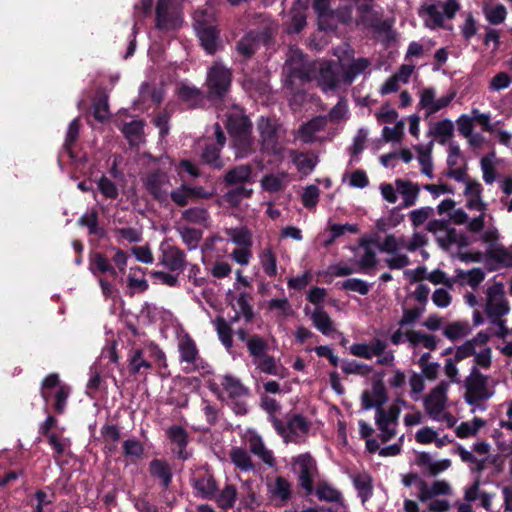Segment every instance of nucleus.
<instances>
[{"mask_svg":"<svg viewBox=\"0 0 512 512\" xmlns=\"http://www.w3.org/2000/svg\"><path fill=\"white\" fill-rule=\"evenodd\" d=\"M369 64L367 59H353L346 52L337 62L320 61L307 64L302 52L297 48H291L284 72L292 85L297 81L302 83L315 79L322 91L328 93L334 91L341 83L350 84L357 75L368 68Z\"/></svg>","mask_w":512,"mask_h":512,"instance_id":"obj_1","label":"nucleus"},{"mask_svg":"<svg viewBox=\"0 0 512 512\" xmlns=\"http://www.w3.org/2000/svg\"><path fill=\"white\" fill-rule=\"evenodd\" d=\"M386 400L387 393L381 380L374 381L371 388L364 391L361 396L363 409L369 410L371 408H376L375 421L381 432L382 441H389L395 437L401 407L406 405L404 401L397 400L395 403L390 405L388 409H383L382 405Z\"/></svg>","mask_w":512,"mask_h":512,"instance_id":"obj_2","label":"nucleus"},{"mask_svg":"<svg viewBox=\"0 0 512 512\" xmlns=\"http://www.w3.org/2000/svg\"><path fill=\"white\" fill-rule=\"evenodd\" d=\"M452 494L450 484L444 480L419 482V492H416L417 498L426 507L421 512H447L451 507L449 498ZM403 509L405 512H420L417 502L410 499L404 501Z\"/></svg>","mask_w":512,"mask_h":512,"instance_id":"obj_3","label":"nucleus"},{"mask_svg":"<svg viewBox=\"0 0 512 512\" xmlns=\"http://www.w3.org/2000/svg\"><path fill=\"white\" fill-rule=\"evenodd\" d=\"M427 230L435 235L438 245L453 258L462 262H478L480 260L479 253L465 251L470 244V240L465 233L450 228L440 220L430 221Z\"/></svg>","mask_w":512,"mask_h":512,"instance_id":"obj_4","label":"nucleus"},{"mask_svg":"<svg viewBox=\"0 0 512 512\" xmlns=\"http://www.w3.org/2000/svg\"><path fill=\"white\" fill-rule=\"evenodd\" d=\"M426 243V235L421 232H414L409 240L404 237H397L394 234H388L381 241L379 251L388 255L385 263L390 269H402L410 263L409 258L402 253V250L413 252L425 246Z\"/></svg>","mask_w":512,"mask_h":512,"instance_id":"obj_5","label":"nucleus"},{"mask_svg":"<svg viewBox=\"0 0 512 512\" xmlns=\"http://www.w3.org/2000/svg\"><path fill=\"white\" fill-rule=\"evenodd\" d=\"M449 386L448 382L441 381L423 398V406L430 419L441 422L446 427L451 428L456 425L457 418L449 411Z\"/></svg>","mask_w":512,"mask_h":512,"instance_id":"obj_6","label":"nucleus"},{"mask_svg":"<svg viewBox=\"0 0 512 512\" xmlns=\"http://www.w3.org/2000/svg\"><path fill=\"white\" fill-rule=\"evenodd\" d=\"M491 333L480 331L475 337L464 342L456 349V361H462L473 356L474 365L477 369H489L492 365V349L488 346Z\"/></svg>","mask_w":512,"mask_h":512,"instance_id":"obj_7","label":"nucleus"},{"mask_svg":"<svg viewBox=\"0 0 512 512\" xmlns=\"http://www.w3.org/2000/svg\"><path fill=\"white\" fill-rule=\"evenodd\" d=\"M462 182L465 185L463 190L465 206L470 211L479 212V215L472 218L468 223V230L477 233L484 229L487 218V203L482 199L483 188L479 181L469 179L468 177Z\"/></svg>","mask_w":512,"mask_h":512,"instance_id":"obj_8","label":"nucleus"},{"mask_svg":"<svg viewBox=\"0 0 512 512\" xmlns=\"http://www.w3.org/2000/svg\"><path fill=\"white\" fill-rule=\"evenodd\" d=\"M250 128L251 123L240 108L236 107L231 115H227V129L233 138L237 158H243L251 151Z\"/></svg>","mask_w":512,"mask_h":512,"instance_id":"obj_9","label":"nucleus"},{"mask_svg":"<svg viewBox=\"0 0 512 512\" xmlns=\"http://www.w3.org/2000/svg\"><path fill=\"white\" fill-rule=\"evenodd\" d=\"M194 29L204 50L213 54L219 47L215 14L211 7L198 10L194 14Z\"/></svg>","mask_w":512,"mask_h":512,"instance_id":"obj_10","label":"nucleus"},{"mask_svg":"<svg viewBox=\"0 0 512 512\" xmlns=\"http://www.w3.org/2000/svg\"><path fill=\"white\" fill-rule=\"evenodd\" d=\"M488 376L482 374L476 367L471 368L470 375L465 381L464 399L467 404L476 409H483L482 402L491 398L494 394L492 387L488 385Z\"/></svg>","mask_w":512,"mask_h":512,"instance_id":"obj_11","label":"nucleus"},{"mask_svg":"<svg viewBox=\"0 0 512 512\" xmlns=\"http://www.w3.org/2000/svg\"><path fill=\"white\" fill-rule=\"evenodd\" d=\"M174 162L169 156H162L157 162V169L149 173L145 179V186L153 196L159 200H165L168 196L171 183L167 172Z\"/></svg>","mask_w":512,"mask_h":512,"instance_id":"obj_12","label":"nucleus"},{"mask_svg":"<svg viewBox=\"0 0 512 512\" xmlns=\"http://www.w3.org/2000/svg\"><path fill=\"white\" fill-rule=\"evenodd\" d=\"M459 8L456 0L426 3L420 8L419 15L428 28L435 29L441 27L445 19L453 18Z\"/></svg>","mask_w":512,"mask_h":512,"instance_id":"obj_13","label":"nucleus"},{"mask_svg":"<svg viewBox=\"0 0 512 512\" xmlns=\"http://www.w3.org/2000/svg\"><path fill=\"white\" fill-rule=\"evenodd\" d=\"M183 22L181 10L175 0H158L156 6V27L168 33L177 30Z\"/></svg>","mask_w":512,"mask_h":512,"instance_id":"obj_14","label":"nucleus"},{"mask_svg":"<svg viewBox=\"0 0 512 512\" xmlns=\"http://www.w3.org/2000/svg\"><path fill=\"white\" fill-rule=\"evenodd\" d=\"M111 178L108 176H101L97 181V188L99 192L107 199H117L120 191L127 198L132 200L134 198V190L126 189L124 186V174L117 170L114 165L110 170Z\"/></svg>","mask_w":512,"mask_h":512,"instance_id":"obj_15","label":"nucleus"},{"mask_svg":"<svg viewBox=\"0 0 512 512\" xmlns=\"http://www.w3.org/2000/svg\"><path fill=\"white\" fill-rule=\"evenodd\" d=\"M381 244L377 234L364 236L359 240V245L354 248V263L359 272H367L377 264L374 247Z\"/></svg>","mask_w":512,"mask_h":512,"instance_id":"obj_16","label":"nucleus"},{"mask_svg":"<svg viewBox=\"0 0 512 512\" xmlns=\"http://www.w3.org/2000/svg\"><path fill=\"white\" fill-rule=\"evenodd\" d=\"M206 85L210 98L223 97L231 85V71L221 63L216 62L208 69Z\"/></svg>","mask_w":512,"mask_h":512,"instance_id":"obj_17","label":"nucleus"},{"mask_svg":"<svg viewBox=\"0 0 512 512\" xmlns=\"http://www.w3.org/2000/svg\"><path fill=\"white\" fill-rule=\"evenodd\" d=\"M272 421L274 428L286 443L301 442L309 430L308 422L299 415H294L285 424L276 418H273Z\"/></svg>","mask_w":512,"mask_h":512,"instance_id":"obj_18","label":"nucleus"},{"mask_svg":"<svg viewBox=\"0 0 512 512\" xmlns=\"http://www.w3.org/2000/svg\"><path fill=\"white\" fill-rule=\"evenodd\" d=\"M454 98V92L438 96L434 87H427L419 93L418 107L425 112L426 117H429L447 108Z\"/></svg>","mask_w":512,"mask_h":512,"instance_id":"obj_19","label":"nucleus"},{"mask_svg":"<svg viewBox=\"0 0 512 512\" xmlns=\"http://www.w3.org/2000/svg\"><path fill=\"white\" fill-rule=\"evenodd\" d=\"M294 473L298 475L299 483L307 492H311L317 476V466L310 454L305 453L291 460Z\"/></svg>","mask_w":512,"mask_h":512,"instance_id":"obj_20","label":"nucleus"},{"mask_svg":"<svg viewBox=\"0 0 512 512\" xmlns=\"http://www.w3.org/2000/svg\"><path fill=\"white\" fill-rule=\"evenodd\" d=\"M485 312L489 318H501L509 312L505 289L501 283H495L487 288Z\"/></svg>","mask_w":512,"mask_h":512,"instance_id":"obj_21","label":"nucleus"},{"mask_svg":"<svg viewBox=\"0 0 512 512\" xmlns=\"http://www.w3.org/2000/svg\"><path fill=\"white\" fill-rule=\"evenodd\" d=\"M154 354L159 360L164 359V353L155 346L143 348L133 347L128 355L129 370L131 373H139L142 369H150V355Z\"/></svg>","mask_w":512,"mask_h":512,"instance_id":"obj_22","label":"nucleus"},{"mask_svg":"<svg viewBox=\"0 0 512 512\" xmlns=\"http://www.w3.org/2000/svg\"><path fill=\"white\" fill-rule=\"evenodd\" d=\"M52 390H55V409L58 412H62L66 404V399L70 393V389L68 386L59 382L57 374H51L47 376L42 383L41 393L45 401H48L52 396Z\"/></svg>","mask_w":512,"mask_h":512,"instance_id":"obj_23","label":"nucleus"},{"mask_svg":"<svg viewBox=\"0 0 512 512\" xmlns=\"http://www.w3.org/2000/svg\"><path fill=\"white\" fill-rule=\"evenodd\" d=\"M447 176L455 181H465L467 176L465 158L455 142L448 143Z\"/></svg>","mask_w":512,"mask_h":512,"instance_id":"obj_24","label":"nucleus"},{"mask_svg":"<svg viewBox=\"0 0 512 512\" xmlns=\"http://www.w3.org/2000/svg\"><path fill=\"white\" fill-rule=\"evenodd\" d=\"M258 129L262 138L263 149L275 155L281 156L283 153L282 143L279 141L278 129L274 121L261 118L258 123Z\"/></svg>","mask_w":512,"mask_h":512,"instance_id":"obj_25","label":"nucleus"},{"mask_svg":"<svg viewBox=\"0 0 512 512\" xmlns=\"http://www.w3.org/2000/svg\"><path fill=\"white\" fill-rule=\"evenodd\" d=\"M243 437L254 455L259 457L265 464L269 466L274 465L272 452L265 447L262 438L255 431L247 430Z\"/></svg>","mask_w":512,"mask_h":512,"instance_id":"obj_26","label":"nucleus"},{"mask_svg":"<svg viewBox=\"0 0 512 512\" xmlns=\"http://www.w3.org/2000/svg\"><path fill=\"white\" fill-rule=\"evenodd\" d=\"M415 440L422 445L434 443L436 447L442 448L452 442V439L447 434L441 435L437 430L432 427H422L415 433Z\"/></svg>","mask_w":512,"mask_h":512,"instance_id":"obj_27","label":"nucleus"},{"mask_svg":"<svg viewBox=\"0 0 512 512\" xmlns=\"http://www.w3.org/2000/svg\"><path fill=\"white\" fill-rule=\"evenodd\" d=\"M290 181L291 179L288 173L276 171L264 175L260 181V185L264 191L276 193L283 191Z\"/></svg>","mask_w":512,"mask_h":512,"instance_id":"obj_28","label":"nucleus"},{"mask_svg":"<svg viewBox=\"0 0 512 512\" xmlns=\"http://www.w3.org/2000/svg\"><path fill=\"white\" fill-rule=\"evenodd\" d=\"M398 194L402 197V207L414 206L419 198L420 187L408 180L396 179Z\"/></svg>","mask_w":512,"mask_h":512,"instance_id":"obj_29","label":"nucleus"},{"mask_svg":"<svg viewBox=\"0 0 512 512\" xmlns=\"http://www.w3.org/2000/svg\"><path fill=\"white\" fill-rule=\"evenodd\" d=\"M502 160L496 157L495 152L484 155L480 159L482 179L487 185L493 184L497 179L498 167Z\"/></svg>","mask_w":512,"mask_h":512,"instance_id":"obj_30","label":"nucleus"},{"mask_svg":"<svg viewBox=\"0 0 512 512\" xmlns=\"http://www.w3.org/2000/svg\"><path fill=\"white\" fill-rule=\"evenodd\" d=\"M178 347L181 361L187 363L188 368H195L199 362L195 342L188 335H183L179 338Z\"/></svg>","mask_w":512,"mask_h":512,"instance_id":"obj_31","label":"nucleus"},{"mask_svg":"<svg viewBox=\"0 0 512 512\" xmlns=\"http://www.w3.org/2000/svg\"><path fill=\"white\" fill-rule=\"evenodd\" d=\"M405 337L410 347L413 349L414 356L418 353V349L420 347H424L428 350H434L437 345L435 336L425 334L420 331H406Z\"/></svg>","mask_w":512,"mask_h":512,"instance_id":"obj_32","label":"nucleus"},{"mask_svg":"<svg viewBox=\"0 0 512 512\" xmlns=\"http://www.w3.org/2000/svg\"><path fill=\"white\" fill-rule=\"evenodd\" d=\"M305 313L311 319L314 327L324 335H330L334 331L333 322L326 312L321 307H316L314 310L305 308Z\"/></svg>","mask_w":512,"mask_h":512,"instance_id":"obj_33","label":"nucleus"},{"mask_svg":"<svg viewBox=\"0 0 512 512\" xmlns=\"http://www.w3.org/2000/svg\"><path fill=\"white\" fill-rule=\"evenodd\" d=\"M221 385L223 387L221 397L228 398H240L248 395V389L241 383V381L232 376V375H224L221 378Z\"/></svg>","mask_w":512,"mask_h":512,"instance_id":"obj_34","label":"nucleus"},{"mask_svg":"<svg viewBox=\"0 0 512 512\" xmlns=\"http://www.w3.org/2000/svg\"><path fill=\"white\" fill-rule=\"evenodd\" d=\"M267 488L271 498L281 503L286 502L291 494L289 482L282 477L268 480Z\"/></svg>","mask_w":512,"mask_h":512,"instance_id":"obj_35","label":"nucleus"},{"mask_svg":"<svg viewBox=\"0 0 512 512\" xmlns=\"http://www.w3.org/2000/svg\"><path fill=\"white\" fill-rule=\"evenodd\" d=\"M226 185H242L252 182V167L250 165H239L229 171L224 176Z\"/></svg>","mask_w":512,"mask_h":512,"instance_id":"obj_36","label":"nucleus"},{"mask_svg":"<svg viewBox=\"0 0 512 512\" xmlns=\"http://www.w3.org/2000/svg\"><path fill=\"white\" fill-rule=\"evenodd\" d=\"M326 121L325 117L319 116L304 124L299 131L300 139L307 143L318 140V133L324 129Z\"/></svg>","mask_w":512,"mask_h":512,"instance_id":"obj_37","label":"nucleus"},{"mask_svg":"<svg viewBox=\"0 0 512 512\" xmlns=\"http://www.w3.org/2000/svg\"><path fill=\"white\" fill-rule=\"evenodd\" d=\"M429 133L438 141V143L445 144L454 134V124L449 119L437 121L430 127Z\"/></svg>","mask_w":512,"mask_h":512,"instance_id":"obj_38","label":"nucleus"},{"mask_svg":"<svg viewBox=\"0 0 512 512\" xmlns=\"http://www.w3.org/2000/svg\"><path fill=\"white\" fill-rule=\"evenodd\" d=\"M162 263L171 270L181 269L184 263L183 253L176 247L162 246Z\"/></svg>","mask_w":512,"mask_h":512,"instance_id":"obj_39","label":"nucleus"},{"mask_svg":"<svg viewBox=\"0 0 512 512\" xmlns=\"http://www.w3.org/2000/svg\"><path fill=\"white\" fill-rule=\"evenodd\" d=\"M250 295L247 293H240L237 297L230 300L231 306L236 313L235 319L240 317L250 321L253 317L252 308L249 304Z\"/></svg>","mask_w":512,"mask_h":512,"instance_id":"obj_40","label":"nucleus"},{"mask_svg":"<svg viewBox=\"0 0 512 512\" xmlns=\"http://www.w3.org/2000/svg\"><path fill=\"white\" fill-rule=\"evenodd\" d=\"M255 366L263 373L278 376V377H285V369L281 366L277 365L275 359L266 354L257 360L253 361Z\"/></svg>","mask_w":512,"mask_h":512,"instance_id":"obj_41","label":"nucleus"},{"mask_svg":"<svg viewBox=\"0 0 512 512\" xmlns=\"http://www.w3.org/2000/svg\"><path fill=\"white\" fill-rule=\"evenodd\" d=\"M149 467L151 475L158 478L164 487H168L172 477L169 464L164 460L154 459Z\"/></svg>","mask_w":512,"mask_h":512,"instance_id":"obj_42","label":"nucleus"},{"mask_svg":"<svg viewBox=\"0 0 512 512\" xmlns=\"http://www.w3.org/2000/svg\"><path fill=\"white\" fill-rule=\"evenodd\" d=\"M455 277L460 284L475 288L484 280L485 273L480 268H473L468 271L457 270Z\"/></svg>","mask_w":512,"mask_h":512,"instance_id":"obj_43","label":"nucleus"},{"mask_svg":"<svg viewBox=\"0 0 512 512\" xmlns=\"http://www.w3.org/2000/svg\"><path fill=\"white\" fill-rule=\"evenodd\" d=\"M167 435L169 439L178 446L177 452L181 459H187L188 454L184 451V447L187 444V434L180 426H172L168 429Z\"/></svg>","mask_w":512,"mask_h":512,"instance_id":"obj_44","label":"nucleus"},{"mask_svg":"<svg viewBox=\"0 0 512 512\" xmlns=\"http://www.w3.org/2000/svg\"><path fill=\"white\" fill-rule=\"evenodd\" d=\"M485 426V421L480 418H473L471 421L462 422L455 428V433L459 438H468L477 434Z\"/></svg>","mask_w":512,"mask_h":512,"instance_id":"obj_45","label":"nucleus"},{"mask_svg":"<svg viewBox=\"0 0 512 512\" xmlns=\"http://www.w3.org/2000/svg\"><path fill=\"white\" fill-rule=\"evenodd\" d=\"M122 131L131 145H138L143 141V123L133 120L123 126Z\"/></svg>","mask_w":512,"mask_h":512,"instance_id":"obj_46","label":"nucleus"},{"mask_svg":"<svg viewBox=\"0 0 512 512\" xmlns=\"http://www.w3.org/2000/svg\"><path fill=\"white\" fill-rule=\"evenodd\" d=\"M122 448L124 456L129 458L131 462L140 460L144 455L143 444L135 438L125 440Z\"/></svg>","mask_w":512,"mask_h":512,"instance_id":"obj_47","label":"nucleus"},{"mask_svg":"<svg viewBox=\"0 0 512 512\" xmlns=\"http://www.w3.org/2000/svg\"><path fill=\"white\" fill-rule=\"evenodd\" d=\"M226 233L229 240L239 247H252V234L247 228H231Z\"/></svg>","mask_w":512,"mask_h":512,"instance_id":"obj_48","label":"nucleus"},{"mask_svg":"<svg viewBox=\"0 0 512 512\" xmlns=\"http://www.w3.org/2000/svg\"><path fill=\"white\" fill-rule=\"evenodd\" d=\"M260 264L264 273L269 277L277 275V260L270 248L264 249L259 255Z\"/></svg>","mask_w":512,"mask_h":512,"instance_id":"obj_49","label":"nucleus"},{"mask_svg":"<svg viewBox=\"0 0 512 512\" xmlns=\"http://www.w3.org/2000/svg\"><path fill=\"white\" fill-rule=\"evenodd\" d=\"M484 13L487 20L492 24H500L506 18V8L499 3H486L484 5Z\"/></svg>","mask_w":512,"mask_h":512,"instance_id":"obj_50","label":"nucleus"},{"mask_svg":"<svg viewBox=\"0 0 512 512\" xmlns=\"http://www.w3.org/2000/svg\"><path fill=\"white\" fill-rule=\"evenodd\" d=\"M353 483L362 502H366L372 494L370 476L367 474H358L354 477Z\"/></svg>","mask_w":512,"mask_h":512,"instance_id":"obj_51","label":"nucleus"},{"mask_svg":"<svg viewBox=\"0 0 512 512\" xmlns=\"http://www.w3.org/2000/svg\"><path fill=\"white\" fill-rule=\"evenodd\" d=\"M488 257L501 267L512 266V252L505 247L497 246L491 248L488 252Z\"/></svg>","mask_w":512,"mask_h":512,"instance_id":"obj_52","label":"nucleus"},{"mask_svg":"<svg viewBox=\"0 0 512 512\" xmlns=\"http://www.w3.org/2000/svg\"><path fill=\"white\" fill-rule=\"evenodd\" d=\"M343 182H347L352 188L363 189L369 184V179L364 170H354L343 175Z\"/></svg>","mask_w":512,"mask_h":512,"instance_id":"obj_53","label":"nucleus"},{"mask_svg":"<svg viewBox=\"0 0 512 512\" xmlns=\"http://www.w3.org/2000/svg\"><path fill=\"white\" fill-rule=\"evenodd\" d=\"M171 198L172 200L178 204V205H185L187 204L189 198L192 196V195H196V196H203V197H209L210 194H207V193H201L200 190H196V189H191V188H188L186 186H181L180 188L176 189V190H173L171 193Z\"/></svg>","mask_w":512,"mask_h":512,"instance_id":"obj_54","label":"nucleus"},{"mask_svg":"<svg viewBox=\"0 0 512 512\" xmlns=\"http://www.w3.org/2000/svg\"><path fill=\"white\" fill-rule=\"evenodd\" d=\"M512 84V76L505 72L501 71L496 73L488 83V90L490 92H500L510 87Z\"/></svg>","mask_w":512,"mask_h":512,"instance_id":"obj_55","label":"nucleus"},{"mask_svg":"<svg viewBox=\"0 0 512 512\" xmlns=\"http://www.w3.org/2000/svg\"><path fill=\"white\" fill-rule=\"evenodd\" d=\"M416 150L418 152L417 159L421 166V173L427 176L428 178L432 179L434 177V174L430 150L425 149L424 147L421 146L416 147Z\"/></svg>","mask_w":512,"mask_h":512,"instance_id":"obj_56","label":"nucleus"},{"mask_svg":"<svg viewBox=\"0 0 512 512\" xmlns=\"http://www.w3.org/2000/svg\"><path fill=\"white\" fill-rule=\"evenodd\" d=\"M293 162L300 173L307 175L316 166L317 159L313 155L300 153L295 155Z\"/></svg>","mask_w":512,"mask_h":512,"instance_id":"obj_57","label":"nucleus"},{"mask_svg":"<svg viewBox=\"0 0 512 512\" xmlns=\"http://www.w3.org/2000/svg\"><path fill=\"white\" fill-rule=\"evenodd\" d=\"M247 348L253 357V361L267 354V343L258 335H254L247 340Z\"/></svg>","mask_w":512,"mask_h":512,"instance_id":"obj_58","label":"nucleus"},{"mask_svg":"<svg viewBox=\"0 0 512 512\" xmlns=\"http://www.w3.org/2000/svg\"><path fill=\"white\" fill-rule=\"evenodd\" d=\"M195 488L203 498H212L216 491V484L213 478L207 475L196 480Z\"/></svg>","mask_w":512,"mask_h":512,"instance_id":"obj_59","label":"nucleus"},{"mask_svg":"<svg viewBox=\"0 0 512 512\" xmlns=\"http://www.w3.org/2000/svg\"><path fill=\"white\" fill-rule=\"evenodd\" d=\"M456 123L459 133L468 138L472 144L476 143V138L478 136L473 135V118L469 115L463 114L457 119Z\"/></svg>","mask_w":512,"mask_h":512,"instance_id":"obj_60","label":"nucleus"},{"mask_svg":"<svg viewBox=\"0 0 512 512\" xmlns=\"http://www.w3.org/2000/svg\"><path fill=\"white\" fill-rule=\"evenodd\" d=\"M469 333H470V326L467 322L451 323L444 330L445 336L452 340L463 338L466 335H468Z\"/></svg>","mask_w":512,"mask_h":512,"instance_id":"obj_61","label":"nucleus"},{"mask_svg":"<svg viewBox=\"0 0 512 512\" xmlns=\"http://www.w3.org/2000/svg\"><path fill=\"white\" fill-rule=\"evenodd\" d=\"M404 122L398 120L394 127L385 126L382 130V138L386 142H400L404 135Z\"/></svg>","mask_w":512,"mask_h":512,"instance_id":"obj_62","label":"nucleus"},{"mask_svg":"<svg viewBox=\"0 0 512 512\" xmlns=\"http://www.w3.org/2000/svg\"><path fill=\"white\" fill-rule=\"evenodd\" d=\"M355 272H359V270L356 267L354 261L352 263L340 261V262H338L336 264H332L328 267V273L331 276H335V277L348 276Z\"/></svg>","mask_w":512,"mask_h":512,"instance_id":"obj_63","label":"nucleus"},{"mask_svg":"<svg viewBox=\"0 0 512 512\" xmlns=\"http://www.w3.org/2000/svg\"><path fill=\"white\" fill-rule=\"evenodd\" d=\"M215 327L222 344L227 349H230L232 347V333L230 325L223 318H217L215 321Z\"/></svg>","mask_w":512,"mask_h":512,"instance_id":"obj_64","label":"nucleus"}]
</instances>
